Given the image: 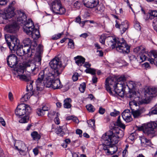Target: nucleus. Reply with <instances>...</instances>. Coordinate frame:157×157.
I'll list each match as a JSON object with an SVG mask.
<instances>
[{"mask_svg": "<svg viewBox=\"0 0 157 157\" xmlns=\"http://www.w3.org/2000/svg\"><path fill=\"white\" fill-rule=\"evenodd\" d=\"M49 108L46 106H44L42 107V109H39L37 110L36 113L39 116H42L45 114V111H48Z\"/></svg>", "mask_w": 157, "mask_h": 157, "instance_id": "29", "label": "nucleus"}, {"mask_svg": "<svg viewBox=\"0 0 157 157\" xmlns=\"http://www.w3.org/2000/svg\"><path fill=\"white\" fill-rule=\"evenodd\" d=\"M4 29L8 33H14L18 29V27L16 21H12L5 26Z\"/></svg>", "mask_w": 157, "mask_h": 157, "instance_id": "15", "label": "nucleus"}, {"mask_svg": "<svg viewBox=\"0 0 157 157\" xmlns=\"http://www.w3.org/2000/svg\"><path fill=\"white\" fill-rule=\"evenodd\" d=\"M16 15L18 23L24 25V31L27 35L31 36L34 40L40 37L39 30L35 28L33 23L31 19H29L27 20V16L23 11H17Z\"/></svg>", "mask_w": 157, "mask_h": 157, "instance_id": "3", "label": "nucleus"}, {"mask_svg": "<svg viewBox=\"0 0 157 157\" xmlns=\"http://www.w3.org/2000/svg\"><path fill=\"white\" fill-rule=\"evenodd\" d=\"M51 67L53 70V75L58 76L60 75L63 69L62 62L60 59L55 57L49 63Z\"/></svg>", "mask_w": 157, "mask_h": 157, "instance_id": "7", "label": "nucleus"}, {"mask_svg": "<svg viewBox=\"0 0 157 157\" xmlns=\"http://www.w3.org/2000/svg\"><path fill=\"white\" fill-rule=\"evenodd\" d=\"M69 41L68 43V45L69 47L71 48H74V44L73 41L71 39H69Z\"/></svg>", "mask_w": 157, "mask_h": 157, "instance_id": "47", "label": "nucleus"}, {"mask_svg": "<svg viewBox=\"0 0 157 157\" xmlns=\"http://www.w3.org/2000/svg\"><path fill=\"white\" fill-rule=\"evenodd\" d=\"M31 135L33 140L35 141L38 140L40 138L41 136L36 132H33L31 134Z\"/></svg>", "mask_w": 157, "mask_h": 157, "instance_id": "32", "label": "nucleus"}, {"mask_svg": "<svg viewBox=\"0 0 157 157\" xmlns=\"http://www.w3.org/2000/svg\"><path fill=\"white\" fill-rule=\"evenodd\" d=\"M29 118V117L28 116V115H26L25 117L21 118L19 120V122L21 123H26L28 121Z\"/></svg>", "mask_w": 157, "mask_h": 157, "instance_id": "39", "label": "nucleus"}, {"mask_svg": "<svg viewBox=\"0 0 157 157\" xmlns=\"http://www.w3.org/2000/svg\"><path fill=\"white\" fill-rule=\"evenodd\" d=\"M149 18L151 19L155 17H157V10L151 11L149 13Z\"/></svg>", "mask_w": 157, "mask_h": 157, "instance_id": "42", "label": "nucleus"}, {"mask_svg": "<svg viewBox=\"0 0 157 157\" xmlns=\"http://www.w3.org/2000/svg\"><path fill=\"white\" fill-rule=\"evenodd\" d=\"M31 112L30 107L24 103L19 105L15 110V113L17 116L20 117L25 114L29 115Z\"/></svg>", "mask_w": 157, "mask_h": 157, "instance_id": "8", "label": "nucleus"}, {"mask_svg": "<svg viewBox=\"0 0 157 157\" xmlns=\"http://www.w3.org/2000/svg\"><path fill=\"white\" fill-rule=\"evenodd\" d=\"M153 55L154 59H153L152 58H147V60L150 62L151 64H154V65L157 66V52H154Z\"/></svg>", "mask_w": 157, "mask_h": 157, "instance_id": "30", "label": "nucleus"}, {"mask_svg": "<svg viewBox=\"0 0 157 157\" xmlns=\"http://www.w3.org/2000/svg\"><path fill=\"white\" fill-rule=\"evenodd\" d=\"M88 35L86 33H82L80 35V37H82L84 38H86L88 36Z\"/></svg>", "mask_w": 157, "mask_h": 157, "instance_id": "62", "label": "nucleus"}, {"mask_svg": "<svg viewBox=\"0 0 157 157\" xmlns=\"http://www.w3.org/2000/svg\"><path fill=\"white\" fill-rule=\"evenodd\" d=\"M140 62H142L146 60L147 57L144 54H142L140 56Z\"/></svg>", "mask_w": 157, "mask_h": 157, "instance_id": "49", "label": "nucleus"}, {"mask_svg": "<svg viewBox=\"0 0 157 157\" xmlns=\"http://www.w3.org/2000/svg\"><path fill=\"white\" fill-rule=\"evenodd\" d=\"M126 79L124 76H121L117 79V82L114 86H113V92L119 96L122 97L124 95V89L126 88L125 82Z\"/></svg>", "mask_w": 157, "mask_h": 157, "instance_id": "6", "label": "nucleus"}, {"mask_svg": "<svg viewBox=\"0 0 157 157\" xmlns=\"http://www.w3.org/2000/svg\"><path fill=\"white\" fill-rule=\"evenodd\" d=\"M61 35L62 34L61 33H59L57 35H55L52 36V39L54 40L58 39L61 37Z\"/></svg>", "mask_w": 157, "mask_h": 157, "instance_id": "55", "label": "nucleus"}, {"mask_svg": "<svg viewBox=\"0 0 157 157\" xmlns=\"http://www.w3.org/2000/svg\"><path fill=\"white\" fill-rule=\"evenodd\" d=\"M84 67L87 68V69L90 68V67L91 66V64H90L88 62H85L84 64L83 65Z\"/></svg>", "mask_w": 157, "mask_h": 157, "instance_id": "61", "label": "nucleus"}, {"mask_svg": "<svg viewBox=\"0 0 157 157\" xmlns=\"http://www.w3.org/2000/svg\"><path fill=\"white\" fill-rule=\"evenodd\" d=\"M130 111L129 109L125 110L122 113V116L126 122H129L132 121Z\"/></svg>", "mask_w": 157, "mask_h": 157, "instance_id": "22", "label": "nucleus"}, {"mask_svg": "<svg viewBox=\"0 0 157 157\" xmlns=\"http://www.w3.org/2000/svg\"><path fill=\"white\" fill-rule=\"evenodd\" d=\"M120 113L119 111L114 109L113 112L110 113V115L112 116L115 117L119 115Z\"/></svg>", "mask_w": 157, "mask_h": 157, "instance_id": "50", "label": "nucleus"}, {"mask_svg": "<svg viewBox=\"0 0 157 157\" xmlns=\"http://www.w3.org/2000/svg\"><path fill=\"white\" fill-rule=\"evenodd\" d=\"M67 129L66 125L59 126L57 128L56 132L58 135L63 136L65 134L64 131H66Z\"/></svg>", "mask_w": 157, "mask_h": 157, "instance_id": "26", "label": "nucleus"}, {"mask_svg": "<svg viewBox=\"0 0 157 157\" xmlns=\"http://www.w3.org/2000/svg\"><path fill=\"white\" fill-rule=\"evenodd\" d=\"M86 84L85 82H83L80 84L79 87V90L82 93H83L86 89Z\"/></svg>", "mask_w": 157, "mask_h": 157, "instance_id": "43", "label": "nucleus"}, {"mask_svg": "<svg viewBox=\"0 0 157 157\" xmlns=\"http://www.w3.org/2000/svg\"><path fill=\"white\" fill-rule=\"evenodd\" d=\"M142 145L144 147H146V145H149L151 144L150 140H147L144 136H142L140 137Z\"/></svg>", "mask_w": 157, "mask_h": 157, "instance_id": "28", "label": "nucleus"}, {"mask_svg": "<svg viewBox=\"0 0 157 157\" xmlns=\"http://www.w3.org/2000/svg\"><path fill=\"white\" fill-rule=\"evenodd\" d=\"M150 115L157 114V107L152 108V110L149 112Z\"/></svg>", "mask_w": 157, "mask_h": 157, "instance_id": "51", "label": "nucleus"}, {"mask_svg": "<svg viewBox=\"0 0 157 157\" xmlns=\"http://www.w3.org/2000/svg\"><path fill=\"white\" fill-rule=\"evenodd\" d=\"M33 151L35 155H36L38 153V148H36L33 149Z\"/></svg>", "mask_w": 157, "mask_h": 157, "instance_id": "63", "label": "nucleus"}, {"mask_svg": "<svg viewBox=\"0 0 157 157\" xmlns=\"http://www.w3.org/2000/svg\"><path fill=\"white\" fill-rule=\"evenodd\" d=\"M87 123L90 127H93L94 126L95 121L94 120H90L87 121Z\"/></svg>", "mask_w": 157, "mask_h": 157, "instance_id": "45", "label": "nucleus"}, {"mask_svg": "<svg viewBox=\"0 0 157 157\" xmlns=\"http://www.w3.org/2000/svg\"><path fill=\"white\" fill-rule=\"evenodd\" d=\"M35 61V62L34 63L29 62L26 63L25 64L26 71L34 75L38 72L39 69L38 65L36 64L37 63L39 65H40L38 64V62H36V60Z\"/></svg>", "mask_w": 157, "mask_h": 157, "instance_id": "12", "label": "nucleus"}, {"mask_svg": "<svg viewBox=\"0 0 157 157\" xmlns=\"http://www.w3.org/2000/svg\"><path fill=\"white\" fill-rule=\"evenodd\" d=\"M58 115H59V114L57 113V117L54 119V121L57 124H59V118L58 117Z\"/></svg>", "mask_w": 157, "mask_h": 157, "instance_id": "56", "label": "nucleus"}, {"mask_svg": "<svg viewBox=\"0 0 157 157\" xmlns=\"http://www.w3.org/2000/svg\"><path fill=\"white\" fill-rule=\"evenodd\" d=\"M144 94L146 97H153L157 95V87H148L145 90Z\"/></svg>", "mask_w": 157, "mask_h": 157, "instance_id": "19", "label": "nucleus"}, {"mask_svg": "<svg viewBox=\"0 0 157 157\" xmlns=\"http://www.w3.org/2000/svg\"><path fill=\"white\" fill-rule=\"evenodd\" d=\"M83 3L87 7L91 8L96 7L99 2L98 0H83Z\"/></svg>", "mask_w": 157, "mask_h": 157, "instance_id": "20", "label": "nucleus"}, {"mask_svg": "<svg viewBox=\"0 0 157 157\" xmlns=\"http://www.w3.org/2000/svg\"><path fill=\"white\" fill-rule=\"evenodd\" d=\"M76 63L79 66H81L83 64L85 60L84 57L81 56H77L74 58Z\"/></svg>", "mask_w": 157, "mask_h": 157, "instance_id": "27", "label": "nucleus"}, {"mask_svg": "<svg viewBox=\"0 0 157 157\" xmlns=\"http://www.w3.org/2000/svg\"><path fill=\"white\" fill-rule=\"evenodd\" d=\"M17 58V57L14 54L8 56L6 59L8 65L11 67H15L18 63Z\"/></svg>", "mask_w": 157, "mask_h": 157, "instance_id": "14", "label": "nucleus"}, {"mask_svg": "<svg viewBox=\"0 0 157 157\" xmlns=\"http://www.w3.org/2000/svg\"><path fill=\"white\" fill-rule=\"evenodd\" d=\"M76 133L77 134L79 135L80 137H81L82 136V131L80 129H77L76 131Z\"/></svg>", "mask_w": 157, "mask_h": 157, "instance_id": "58", "label": "nucleus"}, {"mask_svg": "<svg viewBox=\"0 0 157 157\" xmlns=\"http://www.w3.org/2000/svg\"><path fill=\"white\" fill-rule=\"evenodd\" d=\"M33 81L32 80H30L29 82L27 83L26 89L28 91H31L33 89V87L32 84Z\"/></svg>", "mask_w": 157, "mask_h": 157, "instance_id": "37", "label": "nucleus"}, {"mask_svg": "<svg viewBox=\"0 0 157 157\" xmlns=\"http://www.w3.org/2000/svg\"><path fill=\"white\" fill-rule=\"evenodd\" d=\"M71 100L70 98H67L64 101L63 106L64 108L69 109L71 107Z\"/></svg>", "mask_w": 157, "mask_h": 157, "instance_id": "31", "label": "nucleus"}, {"mask_svg": "<svg viewBox=\"0 0 157 157\" xmlns=\"http://www.w3.org/2000/svg\"><path fill=\"white\" fill-rule=\"evenodd\" d=\"M78 74L77 73H75L72 77V79L74 81H75L78 79Z\"/></svg>", "mask_w": 157, "mask_h": 157, "instance_id": "53", "label": "nucleus"}, {"mask_svg": "<svg viewBox=\"0 0 157 157\" xmlns=\"http://www.w3.org/2000/svg\"><path fill=\"white\" fill-rule=\"evenodd\" d=\"M23 43L24 44V46H29L30 48V45L31 43V40L29 38H26L23 40Z\"/></svg>", "mask_w": 157, "mask_h": 157, "instance_id": "35", "label": "nucleus"}, {"mask_svg": "<svg viewBox=\"0 0 157 157\" xmlns=\"http://www.w3.org/2000/svg\"><path fill=\"white\" fill-rule=\"evenodd\" d=\"M81 3L80 2L77 1L74 3L73 7L74 8L78 9L81 6Z\"/></svg>", "mask_w": 157, "mask_h": 157, "instance_id": "44", "label": "nucleus"}, {"mask_svg": "<svg viewBox=\"0 0 157 157\" xmlns=\"http://www.w3.org/2000/svg\"><path fill=\"white\" fill-rule=\"evenodd\" d=\"M116 24L115 27L117 28H119L121 34L124 33L129 28V25L128 21L125 20L122 22L121 24H118V22L116 21Z\"/></svg>", "mask_w": 157, "mask_h": 157, "instance_id": "16", "label": "nucleus"}, {"mask_svg": "<svg viewBox=\"0 0 157 157\" xmlns=\"http://www.w3.org/2000/svg\"><path fill=\"white\" fill-rule=\"evenodd\" d=\"M145 50V48H144L142 46H140L136 47L134 48L133 51L134 53H137L140 52L141 53H144Z\"/></svg>", "mask_w": 157, "mask_h": 157, "instance_id": "33", "label": "nucleus"}, {"mask_svg": "<svg viewBox=\"0 0 157 157\" xmlns=\"http://www.w3.org/2000/svg\"><path fill=\"white\" fill-rule=\"evenodd\" d=\"M36 45H37V44L35 41V40H33V41H31V45L30 46V51H31L32 48L33 49H34L35 50V51H36L35 49L34 48H36Z\"/></svg>", "mask_w": 157, "mask_h": 157, "instance_id": "46", "label": "nucleus"}, {"mask_svg": "<svg viewBox=\"0 0 157 157\" xmlns=\"http://www.w3.org/2000/svg\"><path fill=\"white\" fill-rule=\"evenodd\" d=\"M136 93L135 94H133L130 95V98H131V100L132 101L130 102L129 103L133 104L135 105L136 106H137V103L139 104H143L144 102H141L140 101V97H139V96L137 95V97H136Z\"/></svg>", "mask_w": 157, "mask_h": 157, "instance_id": "24", "label": "nucleus"}, {"mask_svg": "<svg viewBox=\"0 0 157 157\" xmlns=\"http://www.w3.org/2000/svg\"><path fill=\"white\" fill-rule=\"evenodd\" d=\"M109 145H108L106 144L105 143V144H104L103 145V149L105 150V151H105V152H106V153L107 154H108V150L109 149Z\"/></svg>", "mask_w": 157, "mask_h": 157, "instance_id": "54", "label": "nucleus"}, {"mask_svg": "<svg viewBox=\"0 0 157 157\" xmlns=\"http://www.w3.org/2000/svg\"><path fill=\"white\" fill-rule=\"evenodd\" d=\"M5 38L10 50L16 51L18 56H21L25 54L27 55L28 57H31L35 52V50L32 48L30 51L29 46L20 45L19 40L15 35H5Z\"/></svg>", "mask_w": 157, "mask_h": 157, "instance_id": "2", "label": "nucleus"}, {"mask_svg": "<svg viewBox=\"0 0 157 157\" xmlns=\"http://www.w3.org/2000/svg\"><path fill=\"white\" fill-rule=\"evenodd\" d=\"M98 111L99 113L100 114H103L105 113V109L102 107H100L99 108Z\"/></svg>", "mask_w": 157, "mask_h": 157, "instance_id": "57", "label": "nucleus"}, {"mask_svg": "<svg viewBox=\"0 0 157 157\" xmlns=\"http://www.w3.org/2000/svg\"><path fill=\"white\" fill-rule=\"evenodd\" d=\"M53 11L56 14H63L65 12V9L62 6L60 0H55L52 4Z\"/></svg>", "mask_w": 157, "mask_h": 157, "instance_id": "10", "label": "nucleus"}, {"mask_svg": "<svg viewBox=\"0 0 157 157\" xmlns=\"http://www.w3.org/2000/svg\"><path fill=\"white\" fill-rule=\"evenodd\" d=\"M117 124L118 126H119L122 128L124 130L125 128V126L124 124H123L121 122L120 120V116H119L118 117L117 121Z\"/></svg>", "mask_w": 157, "mask_h": 157, "instance_id": "38", "label": "nucleus"}, {"mask_svg": "<svg viewBox=\"0 0 157 157\" xmlns=\"http://www.w3.org/2000/svg\"><path fill=\"white\" fill-rule=\"evenodd\" d=\"M16 145H18V146L15 145V149L19 151H23L25 150L26 147L25 144L22 141H19L16 144Z\"/></svg>", "mask_w": 157, "mask_h": 157, "instance_id": "25", "label": "nucleus"}, {"mask_svg": "<svg viewBox=\"0 0 157 157\" xmlns=\"http://www.w3.org/2000/svg\"><path fill=\"white\" fill-rule=\"evenodd\" d=\"M96 6L95 11L97 13H100L104 11V7L102 5H98V4Z\"/></svg>", "mask_w": 157, "mask_h": 157, "instance_id": "34", "label": "nucleus"}, {"mask_svg": "<svg viewBox=\"0 0 157 157\" xmlns=\"http://www.w3.org/2000/svg\"><path fill=\"white\" fill-rule=\"evenodd\" d=\"M134 28L137 30H140L141 29V26L140 23L138 22H136L134 25Z\"/></svg>", "mask_w": 157, "mask_h": 157, "instance_id": "52", "label": "nucleus"}, {"mask_svg": "<svg viewBox=\"0 0 157 157\" xmlns=\"http://www.w3.org/2000/svg\"><path fill=\"white\" fill-rule=\"evenodd\" d=\"M43 47L41 44H39L36 48V52L35 54V60L38 62L39 65H41V60L43 52Z\"/></svg>", "mask_w": 157, "mask_h": 157, "instance_id": "17", "label": "nucleus"}, {"mask_svg": "<svg viewBox=\"0 0 157 157\" xmlns=\"http://www.w3.org/2000/svg\"><path fill=\"white\" fill-rule=\"evenodd\" d=\"M125 85L126 88L127 87L129 89H132L134 88L135 84L133 82L130 81L128 83L125 82Z\"/></svg>", "mask_w": 157, "mask_h": 157, "instance_id": "36", "label": "nucleus"}, {"mask_svg": "<svg viewBox=\"0 0 157 157\" xmlns=\"http://www.w3.org/2000/svg\"><path fill=\"white\" fill-rule=\"evenodd\" d=\"M51 70L46 67L40 71L36 82V89L38 90H42L44 86L46 87H52L54 89H60L62 87L60 80L56 78L57 77L51 73Z\"/></svg>", "mask_w": 157, "mask_h": 157, "instance_id": "1", "label": "nucleus"}, {"mask_svg": "<svg viewBox=\"0 0 157 157\" xmlns=\"http://www.w3.org/2000/svg\"><path fill=\"white\" fill-rule=\"evenodd\" d=\"M117 80L114 78H107L105 81V87L107 90L109 92L110 94H113V92L112 90V88L116 84Z\"/></svg>", "mask_w": 157, "mask_h": 157, "instance_id": "13", "label": "nucleus"}, {"mask_svg": "<svg viewBox=\"0 0 157 157\" xmlns=\"http://www.w3.org/2000/svg\"><path fill=\"white\" fill-rule=\"evenodd\" d=\"M106 144L108 145H109V149L108 150V155H112L115 153L117 150V147L115 146V144H113V142H112L111 140H110L109 139H108L107 140H108L109 143H106V140H103Z\"/></svg>", "mask_w": 157, "mask_h": 157, "instance_id": "18", "label": "nucleus"}, {"mask_svg": "<svg viewBox=\"0 0 157 157\" xmlns=\"http://www.w3.org/2000/svg\"><path fill=\"white\" fill-rule=\"evenodd\" d=\"M153 26L154 29L156 31L157 33V18H155L153 21Z\"/></svg>", "mask_w": 157, "mask_h": 157, "instance_id": "48", "label": "nucleus"}, {"mask_svg": "<svg viewBox=\"0 0 157 157\" xmlns=\"http://www.w3.org/2000/svg\"><path fill=\"white\" fill-rule=\"evenodd\" d=\"M87 109L90 112H93L95 110V109L94 107L91 104H89L86 106Z\"/></svg>", "mask_w": 157, "mask_h": 157, "instance_id": "41", "label": "nucleus"}, {"mask_svg": "<svg viewBox=\"0 0 157 157\" xmlns=\"http://www.w3.org/2000/svg\"><path fill=\"white\" fill-rule=\"evenodd\" d=\"M106 39L108 45L112 47L113 48H115L117 51L123 53L129 52L130 47L124 38H115L112 36H108L107 34H103L100 36V42L104 44Z\"/></svg>", "mask_w": 157, "mask_h": 157, "instance_id": "4", "label": "nucleus"}, {"mask_svg": "<svg viewBox=\"0 0 157 157\" xmlns=\"http://www.w3.org/2000/svg\"><path fill=\"white\" fill-rule=\"evenodd\" d=\"M20 71L23 73L24 70L22 69L20 71L18 70L17 71V73L18 74L17 75V77H19L20 80L26 82H27L31 80V77L29 75H19V72Z\"/></svg>", "mask_w": 157, "mask_h": 157, "instance_id": "23", "label": "nucleus"}, {"mask_svg": "<svg viewBox=\"0 0 157 157\" xmlns=\"http://www.w3.org/2000/svg\"><path fill=\"white\" fill-rule=\"evenodd\" d=\"M131 112L134 118H138L141 116V114L144 112L145 109L144 108H140L137 110L131 109Z\"/></svg>", "mask_w": 157, "mask_h": 157, "instance_id": "21", "label": "nucleus"}, {"mask_svg": "<svg viewBox=\"0 0 157 157\" xmlns=\"http://www.w3.org/2000/svg\"><path fill=\"white\" fill-rule=\"evenodd\" d=\"M157 127V124L154 122L148 123L143 128V132L150 138L153 137L155 134V129Z\"/></svg>", "mask_w": 157, "mask_h": 157, "instance_id": "9", "label": "nucleus"}, {"mask_svg": "<svg viewBox=\"0 0 157 157\" xmlns=\"http://www.w3.org/2000/svg\"><path fill=\"white\" fill-rule=\"evenodd\" d=\"M15 2L14 1L12 2L9 5L8 7L6 10H7L9 8H10V9L11 10H13L14 12V10L13 9V7H12V6L14 4Z\"/></svg>", "mask_w": 157, "mask_h": 157, "instance_id": "60", "label": "nucleus"}, {"mask_svg": "<svg viewBox=\"0 0 157 157\" xmlns=\"http://www.w3.org/2000/svg\"><path fill=\"white\" fill-rule=\"evenodd\" d=\"M85 72L87 73H89L94 75L96 74V70L91 68H89L85 70Z\"/></svg>", "mask_w": 157, "mask_h": 157, "instance_id": "40", "label": "nucleus"}, {"mask_svg": "<svg viewBox=\"0 0 157 157\" xmlns=\"http://www.w3.org/2000/svg\"><path fill=\"white\" fill-rule=\"evenodd\" d=\"M124 135V132L118 128H115L112 131H108L103 135L102 138L103 140H105L106 143H109L108 140L109 139L111 140L112 142L114 144H117L118 142V139L123 137Z\"/></svg>", "mask_w": 157, "mask_h": 157, "instance_id": "5", "label": "nucleus"}, {"mask_svg": "<svg viewBox=\"0 0 157 157\" xmlns=\"http://www.w3.org/2000/svg\"><path fill=\"white\" fill-rule=\"evenodd\" d=\"M0 122L1 123L2 126H5L6 125V123L4 120L1 117L0 118Z\"/></svg>", "mask_w": 157, "mask_h": 157, "instance_id": "64", "label": "nucleus"}, {"mask_svg": "<svg viewBox=\"0 0 157 157\" xmlns=\"http://www.w3.org/2000/svg\"><path fill=\"white\" fill-rule=\"evenodd\" d=\"M7 0H0V5H4L7 4Z\"/></svg>", "mask_w": 157, "mask_h": 157, "instance_id": "59", "label": "nucleus"}, {"mask_svg": "<svg viewBox=\"0 0 157 157\" xmlns=\"http://www.w3.org/2000/svg\"><path fill=\"white\" fill-rule=\"evenodd\" d=\"M14 15V11L10 8L6 10V12L0 13V24H5L8 21H10L11 20H8V19L11 18Z\"/></svg>", "mask_w": 157, "mask_h": 157, "instance_id": "11", "label": "nucleus"}]
</instances>
